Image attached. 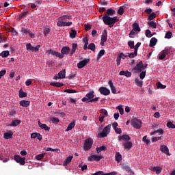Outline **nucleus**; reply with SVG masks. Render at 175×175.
Wrapping results in <instances>:
<instances>
[{"label":"nucleus","mask_w":175,"mask_h":175,"mask_svg":"<svg viewBox=\"0 0 175 175\" xmlns=\"http://www.w3.org/2000/svg\"><path fill=\"white\" fill-rule=\"evenodd\" d=\"M116 10L109 8L107 10L105 14L103 16V21L105 25H109V28H113L114 24L118 21L117 16L110 17V16H114Z\"/></svg>","instance_id":"1"},{"label":"nucleus","mask_w":175,"mask_h":175,"mask_svg":"<svg viewBox=\"0 0 175 175\" xmlns=\"http://www.w3.org/2000/svg\"><path fill=\"white\" fill-rule=\"evenodd\" d=\"M121 140L126 141V142H125L122 144V146L125 150H131V148H132V146H133V144L129 141V140H131V137H129V135H123L120 136L118 138V142H121Z\"/></svg>","instance_id":"2"},{"label":"nucleus","mask_w":175,"mask_h":175,"mask_svg":"<svg viewBox=\"0 0 175 175\" xmlns=\"http://www.w3.org/2000/svg\"><path fill=\"white\" fill-rule=\"evenodd\" d=\"M92 144H94V140L92 138H88L85 140L83 148L85 151H90L92 148Z\"/></svg>","instance_id":"3"},{"label":"nucleus","mask_w":175,"mask_h":175,"mask_svg":"<svg viewBox=\"0 0 175 175\" xmlns=\"http://www.w3.org/2000/svg\"><path fill=\"white\" fill-rule=\"evenodd\" d=\"M111 128V124H108L107 126H105L103 131L100 133H98L99 137L103 138V137H107V135L110 133V129Z\"/></svg>","instance_id":"4"},{"label":"nucleus","mask_w":175,"mask_h":175,"mask_svg":"<svg viewBox=\"0 0 175 175\" xmlns=\"http://www.w3.org/2000/svg\"><path fill=\"white\" fill-rule=\"evenodd\" d=\"M95 92L94 91L89 92L86 95L85 97H83L81 100L82 102H85L86 103H88L90 100H92V98H95Z\"/></svg>","instance_id":"5"},{"label":"nucleus","mask_w":175,"mask_h":175,"mask_svg":"<svg viewBox=\"0 0 175 175\" xmlns=\"http://www.w3.org/2000/svg\"><path fill=\"white\" fill-rule=\"evenodd\" d=\"M131 126L135 129H140L142 128V121L139 119H133L131 120Z\"/></svg>","instance_id":"6"},{"label":"nucleus","mask_w":175,"mask_h":175,"mask_svg":"<svg viewBox=\"0 0 175 175\" xmlns=\"http://www.w3.org/2000/svg\"><path fill=\"white\" fill-rule=\"evenodd\" d=\"M66 76V70H63L59 71L57 75L53 77V80H59V79H65Z\"/></svg>","instance_id":"7"},{"label":"nucleus","mask_w":175,"mask_h":175,"mask_svg":"<svg viewBox=\"0 0 175 175\" xmlns=\"http://www.w3.org/2000/svg\"><path fill=\"white\" fill-rule=\"evenodd\" d=\"M143 68H144V64H143V62L141 61L131 70V72L136 70L137 72H140Z\"/></svg>","instance_id":"8"},{"label":"nucleus","mask_w":175,"mask_h":175,"mask_svg":"<svg viewBox=\"0 0 175 175\" xmlns=\"http://www.w3.org/2000/svg\"><path fill=\"white\" fill-rule=\"evenodd\" d=\"M100 159H103V156H102V155L98 156L96 154L91 155L88 159V160L90 162H92V161H96V162H99V161H100Z\"/></svg>","instance_id":"9"},{"label":"nucleus","mask_w":175,"mask_h":175,"mask_svg":"<svg viewBox=\"0 0 175 175\" xmlns=\"http://www.w3.org/2000/svg\"><path fill=\"white\" fill-rule=\"evenodd\" d=\"M14 161L17 162V163H20L22 166L25 165V158L21 157L18 155H15L14 156Z\"/></svg>","instance_id":"10"},{"label":"nucleus","mask_w":175,"mask_h":175,"mask_svg":"<svg viewBox=\"0 0 175 175\" xmlns=\"http://www.w3.org/2000/svg\"><path fill=\"white\" fill-rule=\"evenodd\" d=\"M61 53L62 58H64V57H65V55H68V54L70 53V48H69V46H64L61 50Z\"/></svg>","instance_id":"11"},{"label":"nucleus","mask_w":175,"mask_h":175,"mask_svg":"<svg viewBox=\"0 0 175 175\" xmlns=\"http://www.w3.org/2000/svg\"><path fill=\"white\" fill-rule=\"evenodd\" d=\"M99 92L101 95H105V96L110 95V90L107 89V88L101 87L99 88Z\"/></svg>","instance_id":"12"},{"label":"nucleus","mask_w":175,"mask_h":175,"mask_svg":"<svg viewBox=\"0 0 175 175\" xmlns=\"http://www.w3.org/2000/svg\"><path fill=\"white\" fill-rule=\"evenodd\" d=\"M88 62H90V59H86L81 61L79 63L77 64L78 68L82 69V68H84V66H87Z\"/></svg>","instance_id":"13"},{"label":"nucleus","mask_w":175,"mask_h":175,"mask_svg":"<svg viewBox=\"0 0 175 175\" xmlns=\"http://www.w3.org/2000/svg\"><path fill=\"white\" fill-rule=\"evenodd\" d=\"M122 169L123 170H125L127 173H129L130 174H135L133 171L131 169V167L126 164H122Z\"/></svg>","instance_id":"14"},{"label":"nucleus","mask_w":175,"mask_h":175,"mask_svg":"<svg viewBox=\"0 0 175 175\" xmlns=\"http://www.w3.org/2000/svg\"><path fill=\"white\" fill-rule=\"evenodd\" d=\"M38 126L41 128V129H44V131H47L48 132L50 131V127L47 126L46 124H42L40 120L38 121Z\"/></svg>","instance_id":"15"},{"label":"nucleus","mask_w":175,"mask_h":175,"mask_svg":"<svg viewBox=\"0 0 175 175\" xmlns=\"http://www.w3.org/2000/svg\"><path fill=\"white\" fill-rule=\"evenodd\" d=\"M46 53H48V54H51L52 55H55V57H58V58H62V56H61V53L54 51L51 49L48 50L46 51Z\"/></svg>","instance_id":"16"},{"label":"nucleus","mask_w":175,"mask_h":175,"mask_svg":"<svg viewBox=\"0 0 175 175\" xmlns=\"http://www.w3.org/2000/svg\"><path fill=\"white\" fill-rule=\"evenodd\" d=\"M152 172L156 173V174H161L162 172V167L159 166L153 167L151 168Z\"/></svg>","instance_id":"17"},{"label":"nucleus","mask_w":175,"mask_h":175,"mask_svg":"<svg viewBox=\"0 0 175 175\" xmlns=\"http://www.w3.org/2000/svg\"><path fill=\"white\" fill-rule=\"evenodd\" d=\"M160 150L164 154H166V155L170 156V154H169V148H167L165 145L161 146L160 147Z\"/></svg>","instance_id":"18"},{"label":"nucleus","mask_w":175,"mask_h":175,"mask_svg":"<svg viewBox=\"0 0 175 175\" xmlns=\"http://www.w3.org/2000/svg\"><path fill=\"white\" fill-rule=\"evenodd\" d=\"M108 85L111 88V91L112 94H116L117 92V90L116 89V87H114V85L113 84V81L111 80L109 81Z\"/></svg>","instance_id":"19"},{"label":"nucleus","mask_w":175,"mask_h":175,"mask_svg":"<svg viewBox=\"0 0 175 175\" xmlns=\"http://www.w3.org/2000/svg\"><path fill=\"white\" fill-rule=\"evenodd\" d=\"M20 124H21V120H14L12 121L11 124H10L8 126H17L18 125H20Z\"/></svg>","instance_id":"20"},{"label":"nucleus","mask_w":175,"mask_h":175,"mask_svg":"<svg viewBox=\"0 0 175 175\" xmlns=\"http://www.w3.org/2000/svg\"><path fill=\"white\" fill-rule=\"evenodd\" d=\"M3 137L4 139H12V137H13V131H10L7 133H5Z\"/></svg>","instance_id":"21"},{"label":"nucleus","mask_w":175,"mask_h":175,"mask_svg":"<svg viewBox=\"0 0 175 175\" xmlns=\"http://www.w3.org/2000/svg\"><path fill=\"white\" fill-rule=\"evenodd\" d=\"M101 40L103 42H107V30L105 29L101 36Z\"/></svg>","instance_id":"22"},{"label":"nucleus","mask_w":175,"mask_h":175,"mask_svg":"<svg viewBox=\"0 0 175 175\" xmlns=\"http://www.w3.org/2000/svg\"><path fill=\"white\" fill-rule=\"evenodd\" d=\"M64 20H65V19H63L62 17H60L58 19L57 23V27H65V22L64 21Z\"/></svg>","instance_id":"23"},{"label":"nucleus","mask_w":175,"mask_h":175,"mask_svg":"<svg viewBox=\"0 0 175 175\" xmlns=\"http://www.w3.org/2000/svg\"><path fill=\"white\" fill-rule=\"evenodd\" d=\"M77 49V43H73L72 44L71 51H70V55H73V54L76 53V49Z\"/></svg>","instance_id":"24"},{"label":"nucleus","mask_w":175,"mask_h":175,"mask_svg":"<svg viewBox=\"0 0 175 175\" xmlns=\"http://www.w3.org/2000/svg\"><path fill=\"white\" fill-rule=\"evenodd\" d=\"M157 42H158V40L156 38H152L150 41L149 47H154V46L157 44Z\"/></svg>","instance_id":"25"},{"label":"nucleus","mask_w":175,"mask_h":175,"mask_svg":"<svg viewBox=\"0 0 175 175\" xmlns=\"http://www.w3.org/2000/svg\"><path fill=\"white\" fill-rule=\"evenodd\" d=\"M133 30L135 31V32H140V27H139V23H135L133 24Z\"/></svg>","instance_id":"26"},{"label":"nucleus","mask_w":175,"mask_h":175,"mask_svg":"<svg viewBox=\"0 0 175 175\" xmlns=\"http://www.w3.org/2000/svg\"><path fill=\"white\" fill-rule=\"evenodd\" d=\"M75 125H76V123H75V122H71L70 124H68L66 132H69V131H72L75 128Z\"/></svg>","instance_id":"27"},{"label":"nucleus","mask_w":175,"mask_h":175,"mask_svg":"<svg viewBox=\"0 0 175 175\" xmlns=\"http://www.w3.org/2000/svg\"><path fill=\"white\" fill-rule=\"evenodd\" d=\"M20 105L23 107H28V106H29V101L23 100L20 101Z\"/></svg>","instance_id":"28"},{"label":"nucleus","mask_w":175,"mask_h":175,"mask_svg":"<svg viewBox=\"0 0 175 175\" xmlns=\"http://www.w3.org/2000/svg\"><path fill=\"white\" fill-rule=\"evenodd\" d=\"M8 55H10L9 51H3L0 53V57H2V58H8Z\"/></svg>","instance_id":"29"},{"label":"nucleus","mask_w":175,"mask_h":175,"mask_svg":"<svg viewBox=\"0 0 175 175\" xmlns=\"http://www.w3.org/2000/svg\"><path fill=\"white\" fill-rule=\"evenodd\" d=\"M72 159H73V156H69L68 157H67L64 162V166H67L68 165H69V163L72 162Z\"/></svg>","instance_id":"30"},{"label":"nucleus","mask_w":175,"mask_h":175,"mask_svg":"<svg viewBox=\"0 0 175 175\" xmlns=\"http://www.w3.org/2000/svg\"><path fill=\"white\" fill-rule=\"evenodd\" d=\"M142 45V42H137L135 46H134V54L136 56H137V50Z\"/></svg>","instance_id":"31"},{"label":"nucleus","mask_w":175,"mask_h":175,"mask_svg":"<svg viewBox=\"0 0 175 175\" xmlns=\"http://www.w3.org/2000/svg\"><path fill=\"white\" fill-rule=\"evenodd\" d=\"M163 52L165 53V55H169L170 53H172V46L165 47Z\"/></svg>","instance_id":"32"},{"label":"nucleus","mask_w":175,"mask_h":175,"mask_svg":"<svg viewBox=\"0 0 175 175\" xmlns=\"http://www.w3.org/2000/svg\"><path fill=\"white\" fill-rule=\"evenodd\" d=\"M115 158L116 162H121V161H122V156L121 154H120V152H116Z\"/></svg>","instance_id":"33"},{"label":"nucleus","mask_w":175,"mask_h":175,"mask_svg":"<svg viewBox=\"0 0 175 175\" xmlns=\"http://www.w3.org/2000/svg\"><path fill=\"white\" fill-rule=\"evenodd\" d=\"M106 150H107V148L105 146L96 148V151H97L98 154H99V152H101V151H106Z\"/></svg>","instance_id":"34"},{"label":"nucleus","mask_w":175,"mask_h":175,"mask_svg":"<svg viewBox=\"0 0 175 175\" xmlns=\"http://www.w3.org/2000/svg\"><path fill=\"white\" fill-rule=\"evenodd\" d=\"M122 57H125V55H124V53H120L119 56L117 57L116 62H117L118 66H119L120 62H121V58H122Z\"/></svg>","instance_id":"35"},{"label":"nucleus","mask_w":175,"mask_h":175,"mask_svg":"<svg viewBox=\"0 0 175 175\" xmlns=\"http://www.w3.org/2000/svg\"><path fill=\"white\" fill-rule=\"evenodd\" d=\"M105 55V49L100 50L97 55V61H99Z\"/></svg>","instance_id":"36"},{"label":"nucleus","mask_w":175,"mask_h":175,"mask_svg":"<svg viewBox=\"0 0 175 175\" xmlns=\"http://www.w3.org/2000/svg\"><path fill=\"white\" fill-rule=\"evenodd\" d=\"M51 85H53V87H64V83L59 82H52L51 83Z\"/></svg>","instance_id":"37"},{"label":"nucleus","mask_w":175,"mask_h":175,"mask_svg":"<svg viewBox=\"0 0 175 175\" xmlns=\"http://www.w3.org/2000/svg\"><path fill=\"white\" fill-rule=\"evenodd\" d=\"M28 94L27 92H23L22 89L20 90L19 91V98H27V96Z\"/></svg>","instance_id":"38"},{"label":"nucleus","mask_w":175,"mask_h":175,"mask_svg":"<svg viewBox=\"0 0 175 175\" xmlns=\"http://www.w3.org/2000/svg\"><path fill=\"white\" fill-rule=\"evenodd\" d=\"M76 35H77V31L75 29H72L71 32L70 33V38L71 39H75L76 38Z\"/></svg>","instance_id":"39"},{"label":"nucleus","mask_w":175,"mask_h":175,"mask_svg":"<svg viewBox=\"0 0 175 175\" xmlns=\"http://www.w3.org/2000/svg\"><path fill=\"white\" fill-rule=\"evenodd\" d=\"M95 48L96 46L94 43H90L88 46V50H92L94 53H95Z\"/></svg>","instance_id":"40"},{"label":"nucleus","mask_w":175,"mask_h":175,"mask_svg":"<svg viewBox=\"0 0 175 175\" xmlns=\"http://www.w3.org/2000/svg\"><path fill=\"white\" fill-rule=\"evenodd\" d=\"M157 88L160 89V90H165V88H166V85H163L161 82H157Z\"/></svg>","instance_id":"41"},{"label":"nucleus","mask_w":175,"mask_h":175,"mask_svg":"<svg viewBox=\"0 0 175 175\" xmlns=\"http://www.w3.org/2000/svg\"><path fill=\"white\" fill-rule=\"evenodd\" d=\"M44 155H45V153L40 154L36 156V159H37V161H42V159H43V158H44Z\"/></svg>","instance_id":"42"},{"label":"nucleus","mask_w":175,"mask_h":175,"mask_svg":"<svg viewBox=\"0 0 175 175\" xmlns=\"http://www.w3.org/2000/svg\"><path fill=\"white\" fill-rule=\"evenodd\" d=\"M26 49H27V51L33 52V46H32V45H31V43H28L26 44Z\"/></svg>","instance_id":"43"},{"label":"nucleus","mask_w":175,"mask_h":175,"mask_svg":"<svg viewBox=\"0 0 175 175\" xmlns=\"http://www.w3.org/2000/svg\"><path fill=\"white\" fill-rule=\"evenodd\" d=\"M155 17H157V14H155V12H152V14H150L148 16V19L151 21L154 20V18H155Z\"/></svg>","instance_id":"44"},{"label":"nucleus","mask_w":175,"mask_h":175,"mask_svg":"<svg viewBox=\"0 0 175 175\" xmlns=\"http://www.w3.org/2000/svg\"><path fill=\"white\" fill-rule=\"evenodd\" d=\"M21 32L23 35L25 36V35H28V33H29L30 31L24 27H22Z\"/></svg>","instance_id":"45"},{"label":"nucleus","mask_w":175,"mask_h":175,"mask_svg":"<svg viewBox=\"0 0 175 175\" xmlns=\"http://www.w3.org/2000/svg\"><path fill=\"white\" fill-rule=\"evenodd\" d=\"M135 84L137 85V87H142L143 85V81H140L139 79H135Z\"/></svg>","instance_id":"46"},{"label":"nucleus","mask_w":175,"mask_h":175,"mask_svg":"<svg viewBox=\"0 0 175 175\" xmlns=\"http://www.w3.org/2000/svg\"><path fill=\"white\" fill-rule=\"evenodd\" d=\"M100 113L104 116V117H107V116H109V113H107V110L105 109H101L100 110Z\"/></svg>","instance_id":"47"},{"label":"nucleus","mask_w":175,"mask_h":175,"mask_svg":"<svg viewBox=\"0 0 175 175\" xmlns=\"http://www.w3.org/2000/svg\"><path fill=\"white\" fill-rule=\"evenodd\" d=\"M148 24L151 28H157V23L154 21L148 22Z\"/></svg>","instance_id":"48"},{"label":"nucleus","mask_w":175,"mask_h":175,"mask_svg":"<svg viewBox=\"0 0 175 175\" xmlns=\"http://www.w3.org/2000/svg\"><path fill=\"white\" fill-rule=\"evenodd\" d=\"M29 11H25L19 14L18 20H21L23 17H25L26 14H28Z\"/></svg>","instance_id":"49"},{"label":"nucleus","mask_w":175,"mask_h":175,"mask_svg":"<svg viewBox=\"0 0 175 175\" xmlns=\"http://www.w3.org/2000/svg\"><path fill=\"white\" fill-rule=\"evenodd\" d=\"M51 121L53 124H58V122H59V119L58 118H51Z\"/></svg>","instance_id":"50"},{"label":"nucleus","mask_w":175,"mask_h":175,"mask_svg":"<svg viewBox=\"0 0 175 175\" xmlns=\"http://www.w3.org/2000/svg\"><path fill=\"white\" fill-rule=\"evenodd\" d=\"M128 46H129L130 49H134L135 48V42L130 40L128 42Z\"/></svg>","instance_id":"51"},{"label":"nucleus","mask_w":175,"mask_h":175,"mask_svg":"<svg viewBox=\"0 0 175 175\" xmlns=\"http://www.w3.org/2000/svg\"><path fill=\"white\" fill-rule=\"evenodd\" d=\"M167 128H171L172 129H175V125L172 122H167Z\"/></svg>","instance_id":"52"},{"label":"nucleus","mask_w":175,"mask_h":175,"mask_svg":"<svg viewBox=\"0 0 175 175\" xmlns=\"http://www.w3.org/2000/svg\"><path fill=\"white\" fill-rule=\"evenodd\" d=\"M64 92H67L68 94H75L77 92L76 90L67 89L64 91Z\"/></svg>","instance_id":"53"},{"label":"nucleus","mask_w":175,"mask_h":175,"mask_svg":"<svg viewBox=\"0 0 175 175\" xmlns=\"http://www.w3.org/2000/svg\"><path fill=\"white\" fill-rule=\"evenodd\" d=\"M117 109H118L120 114H121V116H122V114H124V108H122V105L118 106Z\"/></svg>","instance_id":"54"},{"label":"nucleus","mask_w":175,"mask_h":175,"mask_svg":"<svg viewBox=\"0 0 175 175\" xmlns=\"http://www.w3.org/2000/svg\"><path fill=\"white\" fill-rule=\"evenodd\" d=\"M172 32L171 31H167L165 35V39H170L172 38Z\"/></svg>","instance_id":"55"},{"label":"nucleus","mask_w":175,"mask_h":175,"mask_svg":"<svg viewBox=\"0 0 175 175\" xmlns=\"http://www.w3.org/2000/svg\"><path fill=\"white\" fill-rule=\"evenodd\" d=\"M146 38H151V37H152V34H151V31H150V29H147L146 31Z\"/></svg>","instance_id":"56"},{"label":"nucleus","mask_w":175,"mask_h":175,"mask_svg":"<svg viewBox=\"0 0 175 175\" xmlns=\"http://www.w3.org/2000/svg\"><path fill=\"white\" fill-rule=\"evenodd\" d=\"M118 14H120V16H122L124 14V8L120 7L119 10H118Z\"/></svg>","instance_id":"57"},{"label":"nucleus","mask_w":175,"mask_h":175,"mask_svg":"<svg viewBox=\"0 0 175 175\" xmlns=\"http://www.w3.org/2000/svg\"><path fill=\"white\" fill-rule=\"evenodd\" d=\"M139 77H140L141 80H143V79H144V77H146V71L141 72V73L139 75Z\"/></svg>","instance_id":"58"},{"label":"nucleus","mask_w":175,"mask_h":175,"mask_svg":"<svg viewBox=\"0 0 175 175\" xmlns=\"http://www.w3.org/2000/svg\"><path fill=\"white\" fill-rule=\"evenodd\" d=\"M114 131L116 133H118V135H121V133H122V131L120 128L117 127L116 129H114Z\"/></svg>","instance_id":"59"},{"label":"nucleus","mask_w":175,"mask_h":175,"mask_svg":"<svg viewBox=\"0 0 175 175\" xmlns=\"http://www.w3.org/2000/svg\"><path fill=\"white\" fill-rule=\"evenodd\" d=\"M158 140H161V137H154L152 138V143H155V142H158Z\"/></svg>","instance_id":"60"},{"label":"nucleus","mask_w":175,"mask_h":175,"mask_svg":"<svg viewBox=\"0 0 175 175\" xmlns=\"http://www.w3.org/2000/svg\"><path fill=\"white\" fill-rule=\"evenodd\" d=\"M63 20H65L66 18H67L68 20H72V16L70 15H64L63 16H62Z\"/></svg>","instance_id":"61"},{"label":"nucleus","mask_w":175,"mask_h":175,"mask_svg":"<svg viewBox=\"0 0 175 175\" xmlns=\"http://www.w3.org/2000/svg\"><path fill=\"white\" fill-rule=\"evenodd\" d=\"M166 57V55L165 54V53H163V51L161 53V55L159 57V59H165V58Z\"/></svg>","instance_id":"62"},{"label":"nucleus","mask_w":175,"mask_h":175,"mask_svg":"<svg viewBox=\"0 0 175 175\" xmlns=\"http://www.w3.org/2000/svg\"><path fill=\"white\" fill-rule=\"evenodd\" d=\"M92 175H105L103 171H98L96 173L92 174Z\"/></svg>","instance_id":"63"},{"label":"nucleus","mask_w":175,"mask_h":175,"mask_svg":"<svg viewBox=\"0 0 175 175\" xmlns=\"http://www.w3.org/2000/svg\"><path fill=\"white\" fill-rule=\"evenodd\" d=\"M117 174H118V173L116 171H113V172H109V173H107V174H104V175H117Z\"/></svg>","instance_id":"64"}]
</instances>
